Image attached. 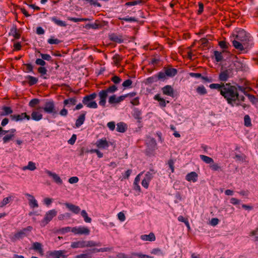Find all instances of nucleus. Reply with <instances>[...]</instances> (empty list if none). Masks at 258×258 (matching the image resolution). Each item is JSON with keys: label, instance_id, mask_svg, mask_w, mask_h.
<instances>
[{"label": "nucleus", "instance_id": "nucleus-14", "mask_svg": "<svg viewBox=\"0 0 258 258\" xmlns=\"http://www.w3.org/2000/svg\"><path fill=\"white\" fill-rule=\"evenodd\" d=\"M64 205L70 211H72L74 214H77L79 213L81 211V209L79 206H76L71 203H66Z\"/></svg>", "mask_w": 258, "mask_h": 258}, {"label": "nucleus", "instance_id": "nucleus-52", "mask_svg": "<svg viewBox=\"0 0 258 258\" xmlns=\"http://www.w3.org/2000/svg\"><path fill=\"white\" fill-rule=\"evenodd\" d=\"M39 102V99L37 98H34L30 100V101L29 103V105L31 107H34L36 105L38 104Z\"/></svg>", "mask_w": 258, "mask_h": 258}, {"label": "nucleus", "instance_id": "nucleus-17", "mask_svg": "<svg viewBox=\"0 0 258 258\" xmlns=\"http://www.w3.org/2000/svg\"><path fill=\"white\" fill-rule=\"evenodd\" d=\"M96 145L98 148L105 149L109 147V144L106 139H101L98 140Z\"/></svg>", "mask_w": 258, "mask_h": 258}, {"label": "nucleus", "instance_id": "nucleus-34", "mask_svg": "<svg viewBox=\"0 0 258 258\" xmlns=\"http://www.w3.org/2000/svg\"><path fill=\"white\" fill-rule=\"evenodd\" d=\"M85 247H94V246H100L101 243L99 242H97L92 240L85 241Z\"/></svg>", "mask_w": 258, "mask_h": 258}, {"label": "nucleus", "instance_id": "nucleus-61", "mask_svg": "<svg viewBox=\"0 0 258 258\" xmlns=\"http://www.w3.org/2000/svg\"><path fill=\"white\" fill-rule=\"evenodd\" d=\"M135 255H133V253L131 255H127L123 253H119L117 255L118 258H135Z\"/></svg>", "mask_w": 258, "mask_h": 258}, {"label": "nucleus", "instance_id": "nucleus-2", "mask_svg": "<svg viewBox=\"0 0 258 258\" xmlns=\"http://www.w3.org/2000/svg\"><path fill=\"white\" fill-rule=\"evenodd\" d=\"M97 94L95 92L85 96L82 100V103L90 108H97L98 105L94 99L96 97Z\"/></svg>", "mask_w": 258, "mask_h": 258}, {"label": "nucleus", "instance_id": "nucleus-35", "mask_svg": "<svg viewBox=\"0 0 258 258\" xmlns=\"http://www.w3.org/2000/svg\"><path fill=\"white\" fill-rule=\"evenodd\" d=\"M247 37L246 32L244 31L239 32L236 36V38L241 41H246Z\"/></svg>", "mask_w": 258, "mask_h": 258}, {"label": "nucleus", "instance_id": "nucleus-37", "mask_svg": "<svg viewBox=\"0 0 258 258\" xmlns=\"http://www.w3.org/2000/svg\"><path fill=\"white\" fill-rule=\"evenodd\" d=\"M38 72L39 73L41 74V77L43 78L44 79H47L48 78V77L45 75L47 74V70L45 67H40L38 69Z\"/></svg>", "mask_w": 258, "mask_h": 258}, {"label": "nucleus", "instance_id": "nucleus-62", "mask_svg": "<svg viewBox=\"0 0 258 258\" xmlns=\"http://www.w3.org/2000/svg\"><path fill=\"white\" fill-rule=\"evenodd\" d=\"M111 80L115 84H119L121 81V79L118 76H113L111 78Z\"/></svg>", "mask_w": 258, "mask_h": 258}, {"label": "nucleus", "instance_id": "nucleus-26", "mask_svg": "<svg viewBox=\"0 0 258 258\" xmlns=\"http://www.w3.org/2000/svg\"><path fill=\"white\" fill-rule=\"evenodd\" d=\"M85 120V113L81 114L76 120L75 125L77 127H79L84 122Z\"/></svg>", "mask_w": 258, "mask_h": 258}, {"label": "nucleus", "instance_id": "nucleus-10", "mask_svg": "<svg viewBox=\"0 0 258 258\" xmlns=\"http://www.w3.org/2000/svg\"><path fill=\"white\" fill-rule=\"evenodd\" d=\"M45 172L49 176L52 178L53 181L58 185H61L63 183L62 179L60 177L55 173L52 172L51 171L46 170Z\"/></svg>", "mask_w": 258, "mask_h": 258}, {"label": "nucleus", "instance_id": "nucleus-58", "mask_svg": "<svg viewBox=\"0 0 258 258\" xmlns=\"http://www.w3.org/2000/svg\"><path fill=\"white\" fill-rule=\"evenodd\" d=\"M14 137V135L13 134L6 135L3 139L4 143H7L9 142Z\"/></svg>", "mask_w": 258, "mask_h": 258}, {"label": "nucleus", "instance_id": "nucleus-24", "mask_svg": "<svg viewBox=\"0 0 258 258\" xmlns=\"http://www.w3.org/2000/svg\"><path fill=\"white\" fill-rule=\"evenodd\" d=\"M85 244L84 240L74 241L71 243V247L73 248H84L85 247Z\"/></svg>", "mask_w": 258, "mask_h": 258}, {"label": "nucleus", "instance_id": "nucleus-59", "mask_svg": "<svg viewBox=\"0 0 258 258\" xmlns=\"http://www.w3.org/2000/svg\"><path fill=\"white\" fill-rule=\"evenodd\" d=\"M133 255L138 256L139 258H154L152 256L138 253H133Z\"/></svg>", "mask_w": 258, "mask_h": 258}, {"label": "nucleus", "instance_id": "nucleus-3", "mask_svg": "<svg viewBox=\"0 0 258 258\" xmlns=\"http://www.w3.org/2000/svg\"><path fill=\"white\" fill-rule=\"evenodd\" d=\"M163 70L164 72H159V79H162V80H165L166 79V77L172 78L177 74V70L170 67L164 68Z\"/></svg>", "mask_w": 258, "mask_h": 258}, {"label": "nucleus", "instance_id": "nucleus-42", "mask_svg": "<svg viewBox=\"0 0 258 258\" xmlns=\"http://www.w3.org/2000/svg\"><path fill=\"white\" fill-rule=\"evenodd\" d=\"M77 103V99L76 97L71 98L68 99H66L63 101V104L64 106H67L69 104L74 105Z\"/></svg>", "mask_w": 258, "mask_h": 258}, {"label": "nucleus", "instance_id": "nucleus-15", "mask_svg": "<svg viewBox=\"0 0 258 258\" xmlns=\"http://www.w3.org/2000/svg\"><path fill=\"white\" fill-rule=\"evenodd\" d=\"M231 70L230 69L224 70L221 72L219 76V80L222 82H226L229 77V73Z\"/></svg>", "mask_w": 258, "mask_h": 258}, {"label": "nucleus", "instance_id": "nucleus-47", "mask_svg": "<svg viewBox=\"0 0 258 258\" xmlns=\"http://www.w3.org/2000/svg\"><path fill=\"white\" fill-rule=\"evenodd\" d=\"M108 93H113L117 90V87L115 85H112L104 90Z\"/></svg>", "mask_w": 258, "mask_h": 258}, {"label": "nucleus", "instance_id": "nucleus-38", "mask_svg": "<svg viewBox=\"0 0 258 258\" xmlns=\"http://www.w3.org/2000/svg\"><path fill=\"white\" fill-rule=\"evenodd\" d=\"M36 169V167L35 166V164L32 161H29L28 162V165L24 166L22 168V169L23 170H29L31 171H33V170H35Z\"/></svg>", "mask_w": 258, "mask_h": 258}, {"label": "nucleus", "instance_id": "nucleus-9", "mask_svg": "<svg viewBox=\"0 0 258 258\" xmlns=\"http://www.w3.org/2000/svg\"><path fill=\"white\" fill-rule=\"evenodd\" d=\"M65 252V250H53L48 251L47 254L49 256H51L53 258H64L66 257L64 255Z\"/></svg>", "mask_w": 258, "mask_h": 258}, {"label": "nucleus", "instance_id": "nucleus-25", "mask_svg": "<svg viewBox=\"0 0 258 258\" xmlns=\"http://www.w3.org/2000/svg\"><path fill=\"white\" fill-rule=\"evenodd\" d=\"M14 199V197L10 195L7 198H5L0 203V208H3L6 205L13 201Z\"/></svg>", "mask_w": 258, "mask_h": 258}, {"label": "nucleus", "instance_id": "nucleus-46", "mask_svg": "<svg viewBox=\"0 0 258 258\" xmlns=\"http://www.w3.org/2000/svg\"><path fill=\"white\" fill-rule=\"evenodd\" d=\"M246 95L248 97V99L252 104L258 103V96H255L253 95L247 94Z\"/></svg>", "mask_w": 258, "mask_h": 258}, {"label": "nucleus", "instance_id": "nucleus-45", "mask_svg": "<svg viewBox=\"0 0 258 258\" xmlns=\"http://www.w3.org/2000/svg\"><path fill=\"white\" fill-rule=\"evenodd\" d=\"M196 90L198 94L202 95H205L207 93L206 89L203 85L198 86Z\"/></svg>", "mask_w": 258, "mask_h": 258}, {"label": "nucleus", "instance_id": "nucleus-41", "mask_svg": "<svg viewBox=\"0 0 258 258\" xmlns=\"http://www.w3.org/2000/svg\"><path fill=\"white\" fill-rule=\"evenodd\" d=\"M200 157L201 160H202L204 162H205L207 164H212L214 163L213 159L212 158L209 157L207 156L201 155L200 156Z\"/></svg>", "mask_w": 258, "mask_h": 258}, {"label": "nucleus", "instance_id": "nucleus-31", "mask_svg": "<svg viewBox=\"0 0 258 258\" xmlns=\"http://www.w3.org/2000/svg\"><path fill=\"white\" fill-rule=\"evenodd\" d=\"M156 173V171L154 169H150V170L146 173L144 178L147 179V181H150Z\"/></svg>", "mask_w": 258, "mask_h": 258}, {"label": "nucleus", "instance_id": "nucleus-29", "mask_svg": "<svg viewBox=\"0 0 258 258\" xmlns=\"http://www.w3.org/2000/svg\"><path fill=\"white\" fill-rule=\"evenodd\" d=\"M116 131L120 133H124L127 129V126L125 123L123 122H119L117 124Z\"/></svg>", "mask_w": 258, "mask_h": 258}, {"label": "nucleus", "instance_id": "nucleus-23", "mask_svg": "<svg viewBox=\"0 0 258 258\" xmlns=\"http://www.w3.org/2000/svg\"><path fill=\"white\" fill-rule=\"evenodd\" d=\"M158 80H162V79H159V73L154 76L148 78L146 80V84H152L155 82H157Z\"/></svg>", "mask_w": 258, "mask_h": 258}, {"label": "nucleus", "instance_id": "nucleus-21", "mask_svg": "<svg viewBox=\"0 0 258 258\" xmlns=\"http://www.w3.org/2000/svg\"><path fill=\"white\" fill-rule=\"evenodd\" d=\"M154 98L155 100H157L159 102L160 106L162 107H165L166 105V103H169V101H166L164 99L161 97L160 95L158 94L154 96Z\"/></svg>", "mask_w": 258, "mask_h": 258}, {"label": "nucleus", "instance_id": "nucleus-54", "mask_svg": "<svg viewBox=\"0 0 258 258\" xmlns=\"http://www.w3.org/2000/svg\"><path fill=\"white\" fill-rule=\"evenodd\" d=\"M143 3V1L142 0H137L132 2H127L125 4L126 6H135L137 5H140Z\"/></svg>", "mask_w": 258, "mask_h": 258}, {"label": "nucleus", "instance_id": "nucleus-7", "mask_svg": "<svg viewBox=\"0 0 258 258\" xmlns=\"http://www.w3.org/2000/svg\"><path fill=\"white\" fill-rule=\"evenodd\" d=\"M10 117L11 120L15 121H22L25 118L27 120L30 119V116L25 112L22 113L20 114H11Z\"/></svg>", "mask_w": 258, "mask_h": 258}, {"label": "nucleus", "instance_id": "nucleus-51", "mask_svg": "<svg viewBox=\"0 0 258 258\" xmlns=\"http://www.w3.org/2000/svg\"><path fill=\"white\" fill-rule=\"evenodd\" d=\"M245 126L248 127L251 126V119L248 115H245L244 117Z\"/></svg>", "mask_w": 258, "mask_h": 258}, {"label": "nucleus", "instance_id": "nucleus-20", "mask_svg": "<svg viewBox=\"0 0 258 258\" xmlns=\"http://www.w3.org/2000/svg\"><path fill=\"white\" fill-rule=\"evenodd\" d=\"M141 239L144 241H154L155 240L156 237L155 234L151 232L148 235H142L141 236Z\"/></svg>", "mask_w": 258, "mask_h": 258}, {"label": "nucleus", "instance_id": "nucleus-8", "mask_svg": "<svg viewBox=\"0 0 258 258\" xmlns=\"http://www.w3.org/2000/svg\"><path fill=\"white\" fill-rule=\"evenodd\" d=\"M98 96L99 98V104L100 106L105 107L108 94L106 93V91L104 90H102L99 92Z\"/></svg>", "mask_w": 258, "mask_h": 258}, {"label": "nucleus", "instance_id": "nucleus-19", "mask_svg": "<svg viewBox=\"0 0 258 258\" xmlns=\"http://www.w3.org/2000/svg\"><path fill=\"white\" fill-rule=\"evenodd\" d=\"M198 174L194 171L188 173L185 177V179L188 181H193L194 182L197 181L198 178Z\"/></svg>", "mask_w": 258, "mask_h": 258}, {"label": "nucleus", "instance_id": "nucleus-39", "mask_svg": "<svg viewBox=\"0 0 258 258\" xmlns=\"http://www.w3.org/2000/svg\"><path fill=\"white\" fill-rule=\"evenodd\" d=\"M32 119L35 121H39L42 118V115L37 112V111H33L31 114Z\"/></svg>", "mask_w": 258, "mask_h": 258}, {"label": "nucleus", "instance_id": "nucleus-33", "mask_svg": "<svg viewBox=\"0 0 258 258\" xmlns=\"http://www.w3.org/2000/svg\"><path fill=\"white\" fill-rule=\"evenodd\" d=\"M26 79L28 80V83L29 86H33L35 85L38 82V79L36 77L31 76H27L26 77Z\"/></svg>", "mask_w": 258, "mask_h": 258}, {"label": "nucleus", "instance_id": "nucleus-60", "mask_svg": "<svg viewBox=\"0 0 258 258\" xmlns=\"http://www.w3.org/2000/svg\"><path fill=\"white\" fill-rule=\"evenodd\" d=\"M48 43L50 44H58L61 42V41L57 38H50L47 41Z\"/></svg>", "mask_w": 258, "mask_h": 258}, {"label": "nucleus", "instance_id": "nucleus-64", "mask_svg": "<svg viewBox=\"0 0 258 258\" xmlns=\"http://www.w3.org/2000/svg\"><path fill=\"white\" fill-rule=\"evenodd\" d=\"M35 63L37 65H40L42 67L44 66L46 64V62L42 58H37L35 61Z\"/></svg>", "mask_w": 258, "mask_h": 258}, {"label": "nucleus", "instance_id": "nucleus-11", "mask_svg": "<svg viewBox=\"0 0 258 258\" xmlns=\"http://www.w3.org/2000/svg\"><path fill=\"white\" fill-rule=\"evenodd\" d=\"M93 249H88L84 251L83 253L75 256V258H91L94 254Z\"/></svg>", "mask_w": 258, "mask_h": 258}, {"label": "nucleus", "instance_id": "nucleus-43", "mask_svg": "<svg viewBox=\"0 0 258 258\" xmlns=\"http://www.w3.org/2000/svg\"><path fill=\"white\" fill-rule=\"evenodd\" d=\"M81 216L83 217L84 221L86 223H90L92 221V219L88 217V214L84 210H82L81 213Z\"/></svg>", "mask_w": 258, "mask_h": 258}, {"label": "nucleus", "instance_id": "nucleus-28", "mask_svg": "<svg viewBox=\"0 0 258 258\" xmlns=\"http://www.w3.org/2000/svg\"><path fill=\"white\" fill-rule=\"evenodd\" d=\"M50 19L57 26L60 27H66L67 26V24L65 21H63L58 19L56 17H51L50 18Z\"/></svg>", "mask_w": 258, "mask_h": 258}, {"label": "nucleus", "instance_id": "nucleus-12", "mask_svg": "<svg viewBox=\"0 0 258 258\" xmlns=\"http://www.w3.org/2000/svg\"><path fill=\"white\" fill-rule=\"evenodd\" d=\"M25 195L28 197L29 200V205L31 208H35L38 207V204L36 200H35V198L33 196L26 193Z\"/></svg>", "mask_w": 258, "mask_h": 258}, {"label": "nucleus", "instance_id": "nucleus-44", "mask_svg": "<svg viewBox=\"0 0 258 258\" xmlns=\"http://www.w3.org/2000/svg\"><path fill=\"white\" fill-rule=\"evenodd\" d=\"M214 53L216 61L217 62H220L223 60V57L221 52L215 50L214 51Z\"/></svg>", "mask_w": 258, "mask_h": 258}, {"label": "nucleus", "instance_id": "nucleus-53", "mask_svg": "<svg viewBox=\"0 0 258 258\" xmlns=\"http://www.w3.org/2000/svg\"><path fill=\"white\" fill-rule=\"evenodd\" d=\"M25 236V232L23 230L20 231L15 234L14 238L15 239H19L22 238L24 236Z\"/></svg>", "mask_w": 258, "mask_h": 258}, {"label": "nucleus", "instance_id": "nucleus-49", "mask_svg": "<svg viewBox=\"0 0 258 258\" xmlns=\"http://www.w3.org/2000/svg\"><path fill=\"white\" fill-rule=\"evenodd\" d=\"M210 165V167L212 170L215 171L222 170L221 167L218 164L214 163Z\"/></svg>", "mask_w": 258, "mask_h": 258}, {"label": "nucleus", "instance_id": "nucleus-55", "mask_svg": "<svg viewBox=\"0 0 258 258\" xmlns=\"http://www.w3.org/2000/svg\"><path fill=\"white\" fill-rule=\"evenodd\" d=\"M133 81L131 79H127L123 82L122 86L125 88H130L131 87Z\"/></svg>", "mask_w": 258, "mask_h": 258}, {"label": "nucleus", "instance_id": "nucleus-27", "mask_svg": "<svg viewBox=\"0 0 258 258\" xmlns=\"http://www.w3.org/2000/svg\"><path fill=\"white\" fill-rule=\"evenodd\" d=\"M32 248L35 250H37L41 255L43 254V251L42 248V244L40 242H34L32 245Z\"/></svg>", "mask_w": 258, "mask_h": 258}, {"label": "nucleus", "instance_id": "nucleus-22", "mask_svg": "<svg viewBox=\"0 0 258 258\" xmlns=\"http://www.w3.org/2000/svg\"><path fill=\"white\" fill-rule=\"evenodd\" d=\"M234 66L236 71H241L245 69V64L239 60H235L234 62Z\"/></svg>", "mask_w": 258, "mask_h": 258}, {"label": "nucleus", "instance_id": "nucleus-30", "mask_svg": "<svg viewBox=\"0 0 258 258\" xmlns=\"http://www.w3.org/2000/svg\"><path fill=\"white\" fill-rule=\"evenodd\" d=\"M3 112L1 113V115L5 116L11 114L13 112V110L10 107L4 106L2 108Z\"/></svg>", "mask_w": 258, "mask_h": 258}, {"label": "nucleus", "instance_id": "nucleus-32", "mask_svg": "<svg viewBox=\"0 0 258 258\" xmlns=\"http://www.w3.org/2000/svg\"><path fill=\"white\" fill-rule=\"evenodd\" d=\"M141 115H142V112L138 109L135 108L134 110V111L133 113V116H134V117L135 119H138V121L139 122H140L141 120H142V118L141 117Z\"/></svg>", "mask_w": 258, "mask_h": 258}, {"label": "nucleus", "instance_id": "nucleus-16", "mask_svg": "<svg viewBox=\"0 0 258 258\" xmlns=\"http://www.w3.org/2000/svg\"><path fill=\"white\" fill-rule=\"evenodd\" d=\"M109 39L112 42L118 43H121L123 42L122 36L115 33H112L109 35Z\"/></svg>", "mask_w": 258, "mask_h": 258}, {"label": "nucleus", "instance_id": "nucleus-40", "mask_svg": "<svg viewBox=\"0 0 258 258\" xmlns=\"http://www.w3.org/2000/svg\"><path fill=\"white\" fill-rule=\"evenodd\" d=\"M232 44L233 46L237 49L239 50L240 51L244 50V48L243 46V44L239 42L238 41L234 40L232 42Z\"/></svg>", "mask_w": 258, "mask_h": 258}, {"label": "nucleus", "instance_id": "nucleus-6", "mask_svg": "<svg viewBox=\"0 0 258 258\" xmlns=\"http://www.w3.org/2000/svg\"><path fill=\"white\" fill-rule=\"evenodd\" d=\"M71 231L75 234H84L88 235L90 234V230L86 227H73L72 228Z\"/></svg>", "mask_w": 258, "mask_h": 258}, {"label": "nucleus", "instance_id": "nucleus-1", "mask_svg": "<svg viewBox=\"0 0 258 258\" xmlns=\"http://www.w3.org/2000/svg\"><path fill=\"white\" fill-rule=\"evenodd\" d=\"M224 88L221 90V95L225 98L228 104L232 106L234 105L238 106L239 103L236 102L238 97V92L236 86L231 85L230 83H226Z\"/></svg>", "mask_w": 258, "mask_h": 258}, {"label": "nucleus", "instance_id": "nucleus-50", "mask_svg": "<svg viewBox=\"0 0 258 258\" xmlns=\"http://www.w3.org/2000/svg\"><path fill=\"white\" fill-rule=\"evenodd\" d=\"M108 102L110 104L118 103L117 97H116L115 95L110 96L108 99Z\"/></svg>", "mask_w": 258, "mask_h": 258}, {"label": "nucleus", "instance_id": "nucleus-63", "mask_svg": "<svg viewBox=\"0 0 258 258\" xmlns=\"http://www.w3.org/2000/svg\"><path fill=\"white\" fill-rule=\"evenodd\" d=\"M219 45L223 49H227L228 47L229 44L225 41H221L219 42Z\"/></svg>", "mask_w": 258, "mask_h": 258}, {"label": "nucleus", "instance_id": "nucleus-4", "mask_svg": "<svg viewBox=\"0 0 258 258\" xmlns=\"http://www.w3.org/2000/svg\"><path fill=\"white\" fill-rule=\"evenodd\" d=\"M56 215L57 211L55 209L51 210L47 212L43 219L40 222L41 226H45L50 221L52 220L53 217L56 216Z\"/></svg>", "mask_w": 258, "mask_h": 258}, {"label": "nucleus", "instance_id": "nucleus-18", "mask_svg": "<svg viewBox=\"0 0 258 258\" xmlns=\"http://www.w3.org/2000/svg\"><path fill=\"white\" fill-rule=\"evenodd\" d=\"M102 25L100 24V21L96 20L94 23L91 24H86L84 28L86 29H97L101 28Z\"/></svg>", "mask_w": 258, "mask_h": 258}, {"label": "nucleus", "instance_id": "nucleus-5", "mask_svg": "<svg viewBox=\"0 0 258 258\" xmlns=\"http://www.w3.org/2000/svg\"><path fill=\"white\" fill-rule=\"evenodd\" d=\"M42 109L47 113H56V111L55 109L54 103L52 100H49L46 102L44 104V106Z\"/></svg>", "mask_w": 258, "mask_h": 258}, {"label": "nucleus", "instance_id": "nucleus-13", "mask_svg": "<svg viewBox=\"0 0 258 258\" xmlns=\"http://www.w3.org/2000/svg\"><path fill=\"white\" fill-rule=\"evenodd\" d=\"M163 94L173 97L174 90L170 85H166L162 88Z\"/></svg>", "mask_w": 258, "mask_h": 258}, {"label": "nucleus", "instance_id": "nucleus-56", "mask_svg": "<svg viewBox=\"0 0 258 258\" xmlns=\"http://www.w3.org/2000/svg\"><path fill=\"white\" fill-rule=\"evenodd\" d=\"M40 56H41V58L44 60H46L50 61H53V59H52V57H51V56L49 54L41 53Z\"/></svg>", "mask_w": 258, "mask_h": 258}, {"label": "nucleus", "instance_id": "nucleus-48", "mask_svg": "<svg viewBox=\"0 0 258 258\" xmlns=\"http://www.w3.org/2000/svg\"><path fill=\"white\" fill-rule=\"evenodd\" d=\"M68 20L73 21L74 22H83V21H89V19L88 18H73V17H68Z\"/></svg>", "mask_w": 258, "mask_h": 258}, {"label": "nucleus", "instance_id": "nucleus-36", "mask_svg": "<svg viewBox=\"0 0 258 258\" xmlns=\"http://www.w3.org/2000/svg\"><path fill=\"white\" fill-rule=\"evenodd\" d=\"M225 84L221 83V84H211L210 85L209 87L212 89H217L221 93V90L223 89L224 88L223 86H224Z\"/></svg>", "mask_w": 258, "mask_h": 258}, {"label": "nucleus", "instance_id": "nucleus-57", "mask_svg": "<svg viewBox=\"0 0 258 258\" xmlns=\"http://www.w3.org/2000/svg\"><path fill=\"white\" fill-rule=\"evenodd\" d=\"M93 249L94 253H97V252H106V251H108L110 250V248H108V247L101 248L99 249L94 248Z\"/></svg>", "mask_w": 258, "mask_h": 258}]
</instances>
